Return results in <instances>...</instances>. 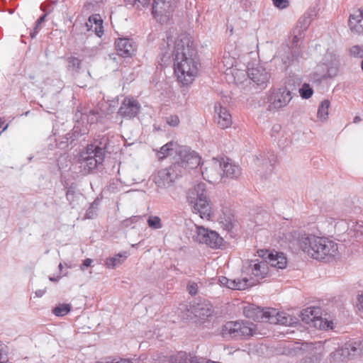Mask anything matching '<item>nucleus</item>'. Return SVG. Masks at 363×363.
Instances as JSON below:
<instances>
[{"label":"nucleus","mask_w":363,"mask_h":363,"mask_svg":"<svg viewBox=\"0 0 363 363\" xmlns=\"http://www.w3.org/2000/svg\"><path fill=\"white\" fill-rule=\"evenodd\" d=\"M160 65H167L174 61V73L182 85L191 84L198 74L199 61L191 38L182 33L176 39L169 30L160 46Z\"/></svg>","instance_id":"nucleus-1"},{"label":"nucleus","mask_w":363,"mask_h":363,"mask_svg":"<svg viewBox=\"0 0 363 363\" xmlns=\"http://www.w3.org/2000/svg\"><path fill=\"white\" fill-rule=\"evenodd\" d=\"M290 247H298L313 259L330 262L338 255L336 242L324 237L294 230L285 236Z\"/></svg>","instance_id":"nucleus-2"},{"label":"nucleus","mask_w":363,"mask_h":363,"mask_svg":"<svg viewBox=\"0 0 363 363\" xmlns=\"http://www.w3.org/2000/svg\"><path fill=\"white\" fill-rule=\"evenodd\" d=\"M245 315L255 320H264L272 324H280L283 325H294L298 323V319L284 312H277L274 308H267L263 311L259 308L252 306L244 308Z\"/></svg>","instance_id":"nucleus-3"},{"label":"nucleus","mask_w":363,"mask_h":363,"mask_svg":"<svg viewBox=\"0 0 363 363\" xmlns=\"http://www.w3.org/2000/svg\"><path fill=\"white\" fill-rule=\"evenodd\" d=\"M186 199L192 205L193 213L199 214L203 219H210L212 215L211 205L204 183H199L189 189Z\"/></svg>","instance_id":"nucleus-4"},{"label":"nucleus","mask_w":363,"mask_h":363,"mask_svg":"<svg viewBox=\"0 0 363 363\" xmlns=\"http://www.w3.org/2000/svg\"><path fill=\"white\" fill-rule=\"evenodd\" d=\"M255 325L249 321H228L222 328V334L225 337L234 339L247 338L253 335Z\"/></svg>","instance_id":"nucleus-5"},{"label":"nucleus","mask_w":363,"mask_h":363,"mask_svg":"<svg viewBox=\"0 0 363 363\" xmlns=\"http://www.w3.org/2000/svg\"><path fill=\"white\" fill-rule=\"evenodd\" d=\"M105 147H101L95 144L87 145L85 156L82 155L81 167L85 173H89L95 169L99 164H102L105 156Z\"/></svg>","instance_id":"nucleus-6"},{"label":"nucleus","mask_w":363,"mask_h":363,"mask_svg":"<svg viewBox=\"0 0 363 363\" xmlns=\"http://www.w3.org/2000/svg\"><path fill=\"white\" fill-rule=\"evenodd\" d=\"M361 352L362 348L359 342L349 341L331 352L330 360L333 362H347L360 355Z\"/></svg>","instance_id":"nucleus-7"},{"label":"nucleus","mask_w":363,"mask_h":363,"mask_svg":"<svg viewBox=\"0 0 363 363\" xmlns=\"http://www.w3.org/2000/svg\"><path fill=\"white\" fill-rule=\"evenodd\" d=\"M291 99V93L286 87L271 89L267 96L269 109L270 111H278L286 107Z\"/></svg>","instance_id":"nucleus-8"},{"label":"nucleus","mask_w":363,"mask_h":363,"mask_svg":"<svg viewBox=\"0 0 363 363\" xmlns=\"http://www.w3.org/2000/svg\"><path fill=\"white\" fill-rule=\"evenodd\" d=\"M221 160L213 158L201 164L203 178L211 184H217L223 178Z\"/></svg>","instance_id":"nucleus-9"},{"label":"nucleus","mask_w":363,"mask_h":363,"mask_svg":"<svg viewBox=\"0 0 363 363\" xmlns=\"http://www.w3.org/2000/svg\"><path fill=\"white\" fill-rule=\"evenodd\" d=\"M195 228L196 231L193 235L194 241L206 244L211 248H218L222 245L223 238L216 231L199 225H195Z\"/></svg>","instance_id":"nucleus-10"},{"label":"nucleus","mask_w":363,"mask_h":363,"mask_svg":"<svg viewBox=\"0 0 363 363\" xmlns=\"http://www.w3.org/2000/svg\"><path fill=\"white\" fill-rule=\"evenodd\" d=\"M317 72L321 78H332L338 73L339 60L331 53H327L321 62L317 65Z\"/></svg>","instance_id":"nucleus-11"},{"label":"nucleus","mask_w":363,"mask_h":363,"mask_svg":"<svg viewBox=\"0 0 363 363\" xmlns=\"http://www.w3.org/2000/svg\"><path fill=\"white\" fill-rule=\"evenodd\" d=\"M176 0H154L152 14L161 23H166L175 7Z\"/></svg>","instance_id":"nucleus-12"},{"label":"nucleus","mask_w":363,"mask_h":363,"mask_svg":"<svg viewBox=\"0 0 363 363\" xmlns=\"http://www.w3.org/2000/svg\"><path fill=\"white\" fill-rule=\"evenodd\" d=\"M320 308L310 307L304 310L303 320L307 323H313V325L320 329L332 328V322L328 321L320 317Z\"/></svg>","instance_id":"nucleus-13"},{"label":"nucleus","mask_w":363,"mask_h":363,"mask_svg":"<svg viewBox=\"0 0 363 363\" xmlns=\"http://www.w3.org/2000/svg\"><path fill=\"white\" fill-rule=\"evenodd\" d=\"M177 164L158 170L153 175V181L159 188L169 187L175 181L177 174L175 172Z\"/></svg>","instance_id":"nucleus-14"},{"label":"nucleus","mask_w":363,"mask_h":363,"mask_svg":"<svg viewBox=\"0 0 363 363\" xmlns=\"http://www.w3.org/2000/svg\"><path fill=\"white\" fill-rule=\"evenodd\" d=\"M141 109L140 104L133 97H125L118 109V115L125 119L136 117Z\"/></svg>","instance_id":"nucleus-15"},{"label":"nucleus","mask_w":363,"mask_h":363,"mask_svg":"<svg viewBox=\"0 0 363 363\" xmlns=\"http://www.w3.org/2000/svg\"><path fill=\"white\" fill-rule=\"evenodd\" d=\"M179 160L177 165L185 168L193 169L200 164L201 157L194 151H191L187 146L180 147L179 155Z\"/></svg>","instance_id":"nucleus-16"},{"label":"nucleus","mask_w":363,"mask_h":363,"mask_svg":"<svg viewBox=\"0 0 363 363\" xmlns=\"http://www.w3.org/2000/svg\"><path fill=\"white\" fill-rule=\"evenodd\" d=\"M243 272L257 279H262L268 273L267 261L250 260L244 266Z\"/></svg>","instance_id":"nucleus-17"},{"label":"nucleus","mask_w":363,"mask_h":363,"mask_svg":"<svg viewBox=\"0 0 363 363\" xmlns=\"http://www.w3.org/2000/svg\"><path fill=\"white\" fill-rule=\"evenodd\" d=\"M247 75L261 89L266 88L269 82L270 74L262 66L248 68Z\"/></svg>","instance_id":"nucleus-18"},{"label":"nucleus","mask_w":363,"mask_h":363,"mask_svg":"<svg viewBox=\"0 0 363 363\" xmlns=\"http://www.w3.org/2000/svg\"><path fill=\"white\" fill-rule=\"evenodd\" d=\"M348 28L355 35L363 34V10L359 9L349 16Z\"/></svg>","instance_id":"nucleus-19"},{"label":"nucleus","mask_w":363,"mask_h":363,"mask_svg":"<svg viewBox=\"0 0 363 363\" xmlns=\"http://www.w3.org/2000/svg\"><path fill=\"white\" fill-rule=\"evenodd\" d=\"M216 121L218 126L225 129L231 126L233 123L232 116L226 107L216 104L215 106Z\"/></svg>","instance_id":"nucleus-20"},{"label":"nucleus","mask_w":363,"mask_h":363,"mask_svg":"<svg viewBox=\"0 0 363 363\" xmlns=\"http://www.w3.org/2000/svg\"><path fill=\"white\" fill-rule=\"evenodd\" d=\"M218 281L220 285L233 290H245L252 284V282L246 277L230 279L225 277H220Z\"/></svg>","instance_id":"nucleus-21"},{"label":"nucleus","mask_w":363,"mask_h":363,"mask_svg":"<svg viewBox=\"0 0 363 363\" xmlns=\"http://www.w3.org/2000/svg\"><path fill=\"white\" fill-rule=\"evenodd\" d=\"M117 53L123 57L132 56L135 52V45L129 38H119L116 41Z\"/></svg>","instance_id":"nucleus-22"},{"label":"nucleus","mask_w":363,"mask_h":363,"mask_svg":"<svg viewBox=\"0 0 363 363\" xmlns=\"http://www.w3.org/2000/svg\"><path fill=\"white\" fill-rule=\"evenodd\" d=\"M265 257L267 261L272 267L277 269H284L287 264V259L283 252H278L277 251L268 252L262 255Z\"/></svg>","instance_id":"nucleus-23"},{"label":"nucleus","mask_w":363,"mask_h":363,"mask_svg":"<svg viewBox=\"0 0 363 363\" xmlns=\"http://www.w3.org/2000/svg\"><path fill=\"white\" fill-rule=\"evenodd\" d=\"M191 313H194L196 317L205 319L211 315L213 307L208 301H199L191 306Z\"/></svg>","instance_id":"nucleus-24"},{"label":"nucleus","mask_w":363,"mask_h":363,"mask_svg":"<svg viewBox=\"0 0 363 363\" xmlns=\"http://www.w3.org/2000/svg\"><path fill=\"white\" fill-rule=\"evenodd\" d=\"M221 161L223 162L222 171L223 178L234 179L238 178L240 175L241 169L238 165L230 162L229 159H226V160L222 159Z\"/></svg>","instance_id":"nucleus-25"},{"label":"nucleus","mask_w":363,"mask_h":363,"mask_svg":"<svg viewBox=\"0 0 363 363\" xmlns=\"http://www.w3.org/2000/svg\"><path fill=\"white\" fill-rule=\"evenodd\" d=\"M103 20L99 14H94L89 16L88 22L86 23L87 30H91L94 25V31L97 36L101 37L104 33Z\"/></svg>","instance_id":"nucleus-26"},{"label":"nucleus","mask_w":363,"mask_h":363,"mask_svg":"<svg viewBox=\"0 0 363 363\" xmlns=\"http://www.w3.org/2000/svg\"><path fill=\"white\" fill-rule=\"evenodd\" d=\"M277 156L274 152H269L263 155H260V158L257 157L256 164L262 165L263 167H266L267 169L272 172L273 166L277 162Z\"/></svg>","instance_id":"nucleus-27"},{"label":"nucleus","mask_w":363,"mask_h":363,"mask_svg":"<svg viewBox=\"0 0 363 363\" xmlns=\"http://www.w3.org/2000/svg\"><path fill=\"white\" fill-rule=\"evenodd\" d=\"M181 147V145L174 141L169 142L164 145L157 152V157L160 159H162L167 155H171L174 153L178 155Z\"/></svg>","instance_id":"nucleus-28"},{"label":"nucleus","mask_w":363,"mask_h":363,"mask_svg":"<svg viewBox=\"0 0 363 363\" xmlns=\"http://www.w3.org/2000/svg\"><path fill=\"white\" fill-rule=\"evenodd\" d=\"M312 347L311 343L308 342H294L288 347V352L290 354L297 355L302 354L304 351H308Z\"/></svg>","instance_id":"nucleus-29"},{"label":"nucleus","mask_w":363,"mask_h":363,"mask_svg":"<svg viewBox=\"0 0 363 363\" xmlns=\"http://www.w3.org/2000/svg\"><path fill=\"white\" fill-rule=\"evenodd\" d=\"M126 258V252H121L117 254L114 257L107 258L105 264L108 268L114 269L115 267L123 263Z\"/></svg>","instance_id":"nucleus-30"},{"label":"nucleus","mask_w":363,"mask_h":363,"mask_svg":"<svg viewBox=\"0 0 363 363\" xmlns=\"http://www.w3.org/2000/svg\"><path fill=\"white\" fill-rule=\"evenodd\" d=\"M311 22L309 14L303 15L298 20L296 26L293 30V33H303L308 29Z\"/></svg>","instance_id":"nucleus-31"},{"label":"nucleus","mask_w":363,"mask_h":363,"mask_svg":"<svg viewBox=\"0 0 363 363\" xmlns=\"http://www.w3.org/2000/svg\"><path fill=\"white\" fill-rule=\"evenodd\" d=\"M99 112L94 109H90L89 111H86L82 113L81 120L83 123L86 121L89 124H94L99 120Z\"/></svg>","instance_id":"nucleus-32"},{"label":"nucleus","mask_w":363,"mask_h":363,"mask_svg":"<svg viewBox=\"0 0 363 363\" xmlns=\"http://www.w3.org/2000/svg\"><path fill=\"white\" fill-rule=\"evenodd\" d=\"M330 107V101L327 99L323 100L318 109L317 117L322 121H325L328 116V108Z\"/></svg>","instance_id":"nucleus-33"},{"label":"nucleus","mask_w":363,"mask_h":363,"mask_svg":"<svg viewBox=\"0 0 363 363\" xmlns=\"http://www.w3.org/2000/svg\"><path fill=\"white\" fill-rule=\"evenodd\" d=\"M66 198L72 208L75 207V202L81 198L79 194L76 193L74 189L69 187L66 192Z\"/></svg>","instance_id":"nucleus-34"},{"label":"nucleus","mask_w":363,"mask_h":363,"mask_svg":"<svg viewBox=\"0 0 363 363\" xmlns=\"http://www.w3.org/2000/svg\"><path fill=\"white\" fill-rule=\"evenodd\" d=\"M71 310L69 304L62 303L53 308L52 313L56 316H64L67 315Z\"/></svg>","instance_id":"nucleus-35"},{"label":"nucleus","mask_w":363,"mask_h":363,"mask_svg":"<svg viewBox=\"0 0 363 363\" xmlns=\"http://www.w3.org/2000/svg\"><path fill=\"white\" fill-rule=\"evenodd\" d=\"M299 94L303 99H308L312 96L313 90L308 84L305 83L299 89Z\"/></svg>","instance_id":"nucleus-36"},{"label":"nucleus","mask_w":363,"mask_h":363,"mask_svg":"<svg viewBox=\"0 0 363 363\" xmlns=\"http://www.w3.org/2000/svg\"><path fill=\"white\" fill-rule=\"evenodd\" d=\"M147 224L150 228L153 229H160L162 227L161 219L158 216H149Z\"/></svg>","instance_id":"nucleus-37"},{"label":"nucleus","mask_w":363,"mask_h":363,"mask_svg":"<svg viewBox=\"0 0 363 363\" xmlns=\"http://www.w3.org/2000/svg\"><path fill=\"white\" fill-rule=\"evenodd\" d=\"M350 54L354 57H363V45L352 46L350 49Z\"/></svg>","instance_id":"nucleus-38"},{"label":"nucleus","mask_w":363,"mask_h":363,"mask_svg":"<svg viewBox=\"0 0 363 363\" xmlns=\"http://www.w3.org/2000/svg\"><path fill=\"white\" fill-rule=\"evenodd\" d=\"M46 16H47V14H43L36 21L34 30L30 33V37L32 38H34L35 37L36 34L38 33L40 25L42 24V23H43L45 21Z\"/></svg>","instance_id":"nucleus-39"},{"label":"nucleus","mask_w":363,"mask_h":363,"mask_svg":"<svg viewBox=\"0 0 363 363\" xmlns=\"http://www.w3.org/2000/svg\"><path fill=\"white\" fill-rule=\"evenodd\" d=\"M96 201H94L91 206L87 209L86 212V214H85V218H89V219H91V218H94V216H96Z\"/></svg>","instance_id":"nucleus-40"},{"label":"nucleus","mask_w":363,"mask_h":363,"mask_svg":"<svg viewBox=\"0 0 363 363\" xmlns=\"http://www.w3.org/2000/svg\"><path fill=\"white\" fill-rule=\"evenodd\" d=\"M69 67L73 70H78L80 67L81 61L77 57H72L69 60Z\"/></svg>","instance_id":"nucleus-41"},{"label":"nucleus","mask_w":363,"mask_h":363,"mask_svg":"<svg viewBox=\"0 0 363 363\" xmlns=\"http://www.w3.org/2000/svg\"><path fill=\"white\" fill-rule=\"evenodd\" d=\"M142 218L140 216H132L129 218H127L125 220H124L123 222H122V225L125 228H128V227H130L132 225V224L135 223H137L139 221V220H140Z\"/></svg>","instance_id":"nucleus-42"},{"label":"nucleus","mask_w":363,"mask_h":363,"mask_svg":"<svg viewBox=\"0 0 363 363\" xmlns=\"http://www.w3.org/2000/svg\"><path fill=\"white\" fill-rule=\"evenodd\" d=\"M166 122L170 126L176 127L179 124V118L177 115H171L166 118Z\"/></svg>","instance_id":"nucleus-43"},{"label":"nucleus","mask_w":363,"mask_h":363,"mask_svg":"<svg viewBox=\"0 0 363 363\" xmlns=\"http://www.w3.org/2000/svg\"><path fill=\"white\" fill-rule=\"evenodd\" d=\"M274 6L280 9L288 7L289 4V0H273Z\"/></svg>","instance_id":"nucleus-44"},{"label":"nucleus","mask_w":363,"mask_h":363,"mask_svg":"<svg viewBox=\"0 0 363 363\" xmlns=\"http://www.w3.org/2000/svg\"><path fill=\"white\" fill-rule=\"evenodd\" d=\"M187 291L191 295H196L198 292V285L195 282H189L187 285Z\"/></svg>","instance_id":"nucleus-45"},{"label":"nucleus","mask_w":363,"mask_h":363,"mask_svg":"<svg viewBox=\"0 0 363 363\" xmlns=\"http://www.w3.org/2000/svg\"><path fill=\"white\" fill-rule=\"evenodd\" d=\"M294 37L292 39V48H297L298 45V43L300 42L301 39V35L303 33H293Z\"/></svg>","instance_id":"nucleus-46"},{"label":"nucleus","mask_w":363,"mask_h":363,"mask_svg":"<svg viewBox=\"0 0 363 363\" xmlns=\"http://www.w3.org/2000/svg\"><path fill=\"white\" fill-rule=\"evenodd\" d=\"M318 359L317 358L311 357H306L301 359L296 363H318Z\"/></svg>","instance_id":"nucleus-47"},{"label":"nucleus","mask_w":363,"mask_h":363,"mask_svg":"<svg viewBox=\"0 0 363 363\" xmlns=\"http://www.w3.org/2000/svg\"><path fill=\"white\" fill-rule=\"evenodd\" d=\"M92 263V259L89 258H86L83 261L82 266L81 267V269L84 270V267H88Z\"/></svg>","instance_id":"nucleus-48"},{"label":"nucleus","mask_w":363,"mask_h":363,"mask_svg":"<svg viewBox=\"0 0 363 363\" xmlns=\"http://www.w3.org/2000/svg\"><path fill=\"white\" fill-rule=\"evenodd\" d=\"M78 128H79V125H75L74 127V133H77L78 135L79 134L84 135L86 133V131L88 130L87 128L86 127L82 130H80V132L79 133Z\"/></svg>","instance_id":"nucleus-49"},{"label":"nucleus","mask_w":363,"mask_h":363,"mask_svg":"<svg viewBox=\"0 0 363 363\" xmlns=\"http://www.w3.org/2000/svg\"><path fill=\"white\" fill-rule=\"evenodd\" d=\"M358 308L363 311V293L358 296Z\"/></svg>","instance_id":"nucleus-50"},{"label":"nucleus","mask_w":363,"mask_h":363,"mask_svg":"<svg viewBox=\"0 0 363 363\" xmlns=\"http://www.w3.org/2000/svg\"><path fill=\"white\" fill-rule=\"evenodd\" d=\"M8 361L7 357L4 354L1 350H0V363H6Z\"/></svg>","instance_id":"nucleus-51"},{"label":"nucleus","mask_w":363,"mask_h":363,"mask_svg":"<svg viewBox=\"0 0 363 363\" xmlns=\"http://www.w3.org/2000/svg\"><path fill=\"white\" fill-rule=\"evenodd\" d=\"M4 123H5L4 119L0 118V128H3V130H5L9 126V124H6L4 125Z\"/></svg>","instance_id":"nucleus-52"},{"label":"nucleus","mask_w":363,"mask_h":363,"mask_svg":"<svg viewBox=\"0 0 363 363\" xmlns=\"http://www.w3.org/2000/svg\"><path fill=\"white\" fill-rule=\"evenodd\" d=\"M45 293V290L39 289L35 291V295L38 297H42Z\"/></svg>","instance_id":"nucleus-53"},{"label":"nucleus","mask_w":363,"mask_h":363,"mask_svg":"<svg viewBox=\"0 0 363 363\" xmlns=\"http://www.w3.org/2000/svg\"><path fill=\"white\" fill-rule=\"evenodd\" d=\"M60 279V277H50L49 278V279L51 281H54V282H56V281H58Z\"/></svg>","instance_id":"nucleus-54"},{"label":"nucleus","mask_w":363,"mask_h":363,"mask_svg":"<svg viewBox=\"0 0 363 363\" xmlns=\"http://www.w3.org/2000/svg\"><path fill=\"white\" fill-rule=\"evenodd\" d=\"M360 121H361V118H360L359 116H355V117L354 118L353 122H354V123H358V122H359Z\"/></svg>","instance_id":"nucleus-55"},{"label":"nucleus","mask_w":363,"mask_h":363,"mask_svg":"<svg viewBox=\"0 0 363 363\" xmlns=\"http://www.w3.org/2000/svg\"><path fill=\"white\" fill-rule=\"evenodd\" d=\"M279 128H280L279 125H275L273 127V130H274L275 131H278Z\"/></svg>","instance_id":"nucleus-56"},{"label":"nucleus","mask_w":363,"mask_h":363,"mask_svg":"<svg viewBox=\"0 0 363 363\" xmlns=\"http://www.w3.org/2000/svg\"><path fill=\"white\" fill-rule=\"evenodd\" d=\"M298 55H298V53H293V55H292V57H293V58H295V57H298Z\"/></svg>","instance_id":"nucleus-57"},{"label":"nucleus","mask_w":363,"mask_h":363,"mask_svg":"<svg viewBox=\"0 0 363 363\" xmlns=\"http://www.w3.org/2000/svg\"><path fill=\"white\" fill-rule=\"evenodd\" d=\"M62 263H60V264H59V269L61 271V270H62Z\"/></svg>","instance_id":"nucleus-58"},{"label":"nucleus","mask_w":363,"mask_h":363,"mask_svg":"<svg viewBox=\"0 0 363 363\" xmlns=\"http://www.w3.org/2000/svg\"><path fill=\"white\" fill-rule=\"evenodd\" d=\"M230 73L233 74V70H230Z\"/></svg>","instance_id":"nucleus-59"}]
</instances>
